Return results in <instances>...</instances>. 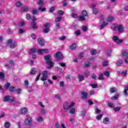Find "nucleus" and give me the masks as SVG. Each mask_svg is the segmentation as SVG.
I'll use <instances>...</instances> for the list:
<instances>
[{
    "label": "nucleus",
    "instance_id": "bb28decb",
    "mask_svg": "<svg viewBox=\"0 0 128 128\" xmlns=\"http://www.w3.org/2000/svg\"><path fill=\"white\" fill-rule=\"evenodd\" d=\"M78 78L79 82H82V80H84V78L83 77L82 75H78Z\"/></svg>",
    "mask_w": 128,
    "mask_h": 128
},
{
    "label": "nucleus",
    "instance_id": "c85d7f7f",
    "mask_svg": "<svg viewBox=\"0 0 128 128\" xmlns=\"http://www.w3.org/2000/svg\"><path fill=\"white\" fill-rule=\"evenodd\" d=\"M10 124L8 122H6L4 124V128H10Z\"/></svg>",
    "mask_w": 128,
    "mask_h": 128
},
{
    "label": "nucleus",
    "instance_id": "2f4dec72",
    "mask_svg": "<svg viewBox=\"0 0 128 128\" xmlns=\"http://www.w3.org/2000/svg\"><path fill=\"white\" fill-rule=\"evenodd\" d=\"M122 56H124L125 58L128 57V52H126V51H122Z\"/></svg>",
    "mask_w": 128,
    "mask_h": 128
},
{
    "label": "nucleus",
    "instance_id": "37998d69",
    "mask_svg": "<svg viewBox=\"0 0 128 128\" xmlns=\"http://www.w3.org/2000/svg\"><path fill=\"white\" fill-rule=\"evenodd\" d=\"M9 102H15V104H18V102L16 101V99L14 98L10 99Z\"/></svg>",
    "mask_w": 128,
    "mask_h": 128
},
{
    "label": "nucleus",
    "instance_id": "bf43d9fd",
    "mask_svg": "<svg viewBox=\"0 0 128 128\" xmlns=\"http://www.w3.org/2000/svg\"><path fill=\"white\" fill-rule=\"evenodd\" d=\"M114 110L115 112H118L119 110H120V107L114 108Z\"/></svg>",
    "mask_w": 128,
    "mask_h": 128
},
{
    "label": "nucleus",
    "instance_id": "864d4df0",
    "mask_svg": "<svg viewBox=\"0 0 128 128\" xmlns=\"http://www.w3.org/2000/svg\"><path fill=\"white\" fill-rule=\"evenodd\" d=\"M38 4L39 6H42V4H44V1H42V0H40L38 2Z\"/></svg>",
    "mask_w": 128,
    "mask_h": 128
},
{
    "label": "nucleus",
    "instance_id": "0e129e2a",
    "mask_svg": "<svg viewBox=\"0 0 128 128\" xmlns=\"http://www.w3.org/2000/svg\"><path fill=\"white\" fill-rule=\"evenodd\" d=\"M91 86L92 88H98V84H91Z\"/></svg>",
    "mask_w": 128,
    "mask_h": 128
},
{
    "label": "nucleus",
    "instance_id": "dca6fc26",
    "mask_svg": "<svg viewBox=\"0 0 128 128\" xmlns=\"http://www.w3.org/2000/svg\"><path fill=\"white\" fill-rule=\"evenodd\" d=\"M28 112V108H22V110H21V114H27Z\"/></svg>",
    "mask_w": 128,
    "mask_h": 128
},
{
    "label": "nucleus",
    "instance_id": "ddd939ff",
    "mask_svg": "<svg viewBox=\"0 0 128 128\" xmlns=\"http://www.w3.org/2000/svg\"><path fill=\"white\" fill-rule=\"evenodd\" d=\"M10 96L8 95L6 96H4V99L3 100V102H10Z\"/></svg>",
    "mask_w": 128,
    "mask_h": 128
},
{
    "label": "nucleus",
    "instance_id": "ea45409f",
    "mask_svg": "<svg viewBox=\"0 0 128 128\" xmlns=\"http://www.w3.org/2000/svg\"><path fill=\"white\" fill-rule=\"evenodd\" d=\"M121 76H128V70H125L123 72H122Z\"/></svg>",
    "mask_w": 128,
    "mask_h": 128
},
{
    "label": "nucleus",
    "instance_id": "a19ab883",
    "mask_svg": "<svg viewBox=\"0 0 128 128\" xmlns=\"http://www.w3.org/2000/svg\"><path fill=\"white\" fill-rule=\"evenodd\" d=\"M64 14V12L62 10L58 11V16H62Z\"/></svg>",
    "mask_w": 128,
    "mask_h": 128
},
{
    "label": "nucleus",
    "instance_id": "f03ea898",
    "mask_svg": "<svg viewBox=\"0 0 128 128\" xmlns=\"http://www.w3.org/2000/svg\"><path fill=\"white\" fill-rule=\"evenodd\" d=\"M50 56L46 55L44 57V60H46V64H48L50 68H52L54 66V62L50 60Z\"/></svg>",
    "mask_w": 128,
    "mask_h": 128
},
{
    "label": "nucleus",
    "instance_id": "0eeeda50",
    "mask_svg": "<svg viewBox=\"0 0 128 128\" xmlns=\"http://www.w3.org/2000/svg\"><path fill=\"white\" fill-rule=\"evenodd\" d=\"M88 98V94L87 92L82 91L81 92V98L82 100H87Z\"/></svg>",
    "mask_w": 128,
    "mask_h": 128
},
{
    "label": "nucleus",
    "instance_id": "680f3d73",
    "mask_svg": "<svg viewBox=\"0 0 128 128\" xmlns=\"http://www.w3.org/2000/svg\"><path fill=\"white\" fill-rule=\"evenodd\" d=\"M26 23L24 22H21L19 24V26H20V28H22V26H24V25Z\"/></svg>",
    "mask_w": 128,
    "mask_h": 128
},
{
    "label": "nucleus",
    "instance_id": "6e6d98bb",
    "mask_svg": "<svg viewBox=\"0 0 128 128\" xmlns=\"http://www.w3.org/2000/svg\"><path fill=\"white\" fill-rule=\"evenodd\" d=\"M78 58H84V53L81 52V53L79 54Z\"/></svg>",
    "mask_w": 128,
    "mask_h": 128
},
{
    "label": "nucleus",
    "instance_id": "8fccbe9b",
    "mask_svg": "<svg viewBox=\"0 0 128 128\" xmlns=\"http://www.w3.org/2000/svg\"><path fill=\"white\" fill-rule=\"evenodd\" d=\"M104 74H100V76L98 78V80H104Z\"/></svg>",
    "mask_w": 128,
    "mask_h": 128
},
{
    "label": "nucleus",
    "instance_id": "a18cd8bd",
    "mask_svg": "<svg viewBox=\"0 0 128 128\" xmlns=\"http://www.w3.org/2000/svg\"><path fill=\"white\" fill-rule=\"evenodd\" d=\"M102 114H100L98 116H96V119L98 120H100L102 118Z\"/></svg>",
    "mask_w": 128,
    "mask_h": 128
},
{
    "label": "nucleus",
    "instance_id": "3c124183",
    "mask_svg": "<svg viewBox=\"0 0 128 128\" xmlns=\"http://www.w3.org/2000/svg\"><path fill=\"white\" fill-rule=\"evenodd\" d=\"M80 20H82V22H84V20H86V16H80Z\"/></svg>",
    "mask_w": 128,
    "mask_h": 128
},
{
    "label": "nucleus",
    "instance_id": "f8f14e48",
    "mask_svg": "<svg viewBox=\"0 0 128 128\" xmlns=\"http://www.w3.org/2000/svg\"><path fill=\"white\" fill-rule=\"evenodd\" d=\"M116 28L118 30V32H119L120 34L124 32V27H122V26L119 25L116 26Z\"/></svg>",
    "mask_w": 128,
    "mask_h": 128
},
{
    "label": "nucleus",
    "instance_id": "9b49d317",
    "mask_svg": "<svg viewBox=\"0 0 128 128\" xmlns=\"http://www.w3.org/2000/svg\"><path fill=\"white\" fill-rule=\"evenodd\" d=\"M21 12H30V8L28 6H22Z\"/></svg>",
    "mask_w": 128,
    "mask_h": 128
},
{
    "label": "nucleus",
    "instance_id": "5fc2aeb1",
    "mask_svg": "<svg viewBox=\"0 0 128 128\" xmlns=\"http://www.w3.org/2000/svg\"><path fill=\"white\" fill-rule=\"evenodd\" d=\"M104 75L106 76H110V72L108 71H106L104 72Z\"/></svg>",
    "mask_w": 128,
    "mask_h": 128
},
{
    "label": "nucleus",
    "instance_id": "338daca9",
    "mask_svg": "<svg viewBox=\"0 0 128 128\" xmlns=\"http://www.w3.org/2000/svg\"><path fill=\"white\" fill-rule=\"evenodd\" d=\"M55 26H56V28L57 30H58L60 28V23L56 24Z\"/></svg>",
    "mask_w": 128,
    "mask_h": 128
},
{
    "label": "nucleus",
    "instance_id": "052dcab7",
    "mask_svg": "<svg viewBox=\"0 0 128 128\" xmlns=\"http://www.w3.org/2000/svg\"><path fill=\"white\" fill-rule=\"evenodd\" d=\"M72 18H78V14L74 13L72 14Z\"/></svg>",
    "mask_w": 128,
    "mask_h": 128
},
{
    "label": "nucleus",
    "instance_id": "de8ad7c7",
    "mask_svg": "<svg viewBox=\"0 0 128 128\" xmlns=\"http://www.w3.org/2000/svg\"><path fill=\"white\" fill-rule=\"evenodd\" d=\"M0 78L2 80L4 78V74L2 72H0Z\"/></svg>",
    "mask_w": 128,
    "mask_h": 128
},
{
    "label": "nucleus",
    "instance_id": "f704fd0d",
    "mask_svg": "<svg viewBox=\"0 0 128 128\" xmlns=\"http://www.w3.org/2000/svg\"><path fill=\"white\" fill-rule=\"evenodd\" d=\"M110 92L111 94H114V92H116V88H110Z\"/></svg>",
    "mask_w": 128,
    "mask_h": 128
},
{
    "label": "nucleus",
    "instance_id": "79ce46f5",
    "mask_svg": "<svg viewBox=\"0 0 128 128\" xmlns=\"http://www.w3.org/2000/svg\"><path fill=\"white\" fill-rule=\"evenodd\" d=\"M122 62H124V60H119L118 62L117 65H118V66H122Z\"/></svg>",
    "mask_w": 128,
    "mask_h": 128
},
{
    "label": "nucleus",
    "instance_id": "39448f33",
    "mask_svg": "<svg viewBox=\"0 0 128 128\" xmlns=\"http://www.w3.org/2000/svg\"><path fill=\"white\" fill-rule=\"evenodd\" d=\"M7 44L10 46V48H14L16 46V42H12V40L11 39H9L8 40Z\"/></svg>",
    "mask_w": 128,
    "mask_h": 128
},
{
    "label": "nucleus",
    "instance_id": "7c9ffc66",
    "mask_svg": "<svg viewBox=\"0 0 128 128\" xmlns=\"http://www.w3.org/2000/svg\"><path fill=\"white\" fill-rule=\"evenodd\" d=\"M26 18L28 20H30V18H32V15H30V14H26Z\"/></svg>",
    "mask_w": 128,
    "mask_h": 128
},
{
    "label": "nucleus",
    "instance_id": "b1692460",
    "mask_svg": "<svg viewBox=\"0 0 128 128\" xmlns=\"http://www.w3.org/2000/svg\"><path fill=\"white\" fill-rule=\"evenodd\" d=\"M91 65H92V64L90 62H88V63H85L84 64V68H89L90 66Z\"/></svg>",
    "mask_w": 128,
    "mask_h": 128
},
{
    "label": "nucleus",
    "instance_id": "09e8293b",
    "mask_svg": "<svg viewBox=\"0 0 128 128\" xmlns=\"http://www.w3.org/2000/svg\"><path fill=\"white\" fill-rule=\"evenodd\" d=\"M38 14V10L36 8H34L32 10V14L34 16L35 14Z\"/></svg>",
    "mask_w": 128,
    "mask_h": 128
},
{
    "label": "nucleus",
    "instance_id": "a878e982",
    "mask_svg": "<svg viewBox=\"0 0 128 128\" xmlns=\"http://www.w3.org/2000/svg\"><path fill=\"white\" fill-rule=\"evenodd\" d=\"M83 74L85 78H88V76H90V72L86 71L84 72Z\"/></svg>",
    "mask_w": 128,
    "mask_h": 128
},
{
    "label": "nucleus",
    "instance_id": "72a5a7b5",
    "mask_svg": "<svg viewBox=\"0 0 128 128\" xmlns=\"http://www.w3.org/2000/svg\"><path fill=\"white\" fill-rule=\"evenodd\" d=\"M62 16L57 17L54 20L55 22H60V20H62Z\"/></svg>",
    "mask_w": 128,
    "mask_h": 128
},
{
    "label": "nucleus",
    "instance_id": "f257e3e1",
    "mask_svg": "<svg viewBox=\"0 0 128 128\" xmlns=\"http://www.w3.org/2000/svg\"><path fill=\"white\" fill-rule=\"evenodd\" d=\"M74 106V102H72L70 104L68 102H65L64 104H63L64 110H70V108H72Z\"/></svg>",
    "mask_w": 128,
    "mask_h": 128
},
{
    "label": "nucleus",
    "instance_id": "4d7b16f0",
    "mask_svg": "<svg viewBox=\"0 0 128 128\" xmlns=\"http://www.w3.org/2000/svg\"><path fill=\"white\" fill-rule=\"evenodd\" d=\"M88 104H89V106H92V104H94V102L92 100H88Z\"/></svg>",
    "mask_w": 128,
    "mask_h": 128
},
{
    "label": "nucleus",
    "instance_id": "e433bc0d",
    "mask_svg": "<svg viewBox=\"0 0 128 128\" xmlns=\"http://www.w3.org/2000/svg\"><path fill=\"white\" fill-rule=\"evenodd\" d=\"M24 86L25 88H28V80H25L24 81Z\"/></svg>",
    "mask_w": 128,
    "mask_h": 128
},
{
    "label": "nucleus",
    "instance_id": "412c9836",
    "mask_svg": "<svg viewBox=\"0 0 128 128\" xmlns=\"http://www.w3.org/2000/svg\"><path fill=\"white\" fill-rule=\"evenodd\" d=\"M108 22H104V24H102L100 26V30H104V28L106 26H108Z\"/></svg>",
    "mask_w": 128,
    "mask_h": 128
},
{
    "label": "nucleus",
    "instance_id": "6ab92c4d",
    "mask_svg": "<svg viewBox=\"0 0 128 128\" xmlns=\"http://www.w3.org/2000/svg\"><path fill=\"white\" fill-rule=\"evenodd\" d=\"M36 52V48H32L30 50V52H29V54H34Z\"/></svg>",
    "mask_w": 128,
    "mask_h": 128
},
{
    "label": "nucleus",
    "instance_id": "f3484780",
    "mask_svg": "<svg viewBox=\"0 0 128 128\" xmlns=\"http://www.w3.org/2000/svg\"><path fill=\"white\" fill-rule=\"evenodd\" d=\"M110 122V118H105L103 120V124H108Z\"/></svg>",
    "mask_w": 128,
    "mask_h": 128
},
{
    "label": "nucleus",
    "instance_id": "603ef678",
    "mask_svg": "<svg viewBox=\"0 0 128 128\" xmlns=\"http://www.w3.org/2000/svg\"><path fill=\"white\" fill-rule=\"evenodd\" d=\"M30 36L32 38V40H36V36L35 34H32Z\"/></svg>",
    "mask_w": 128,
    "mask_h": 128
},
{
    "label": "nucleus",
    "instance_id": "5701e85b",
    "mask_svg": "<svg viewBox=\"0 0 128 128\" xmlns=\"http://www.w3.org/2000/svg\"><path fill=\"white\" fill-rule=\"evenodd\" d=\"M82 14L83 16H88V12H86V10H83L82 12Z\"/></svg>",
    "mask_w": 128,
    "mask_h": 128
},
{
    "label": "nucleus",
    "instance_id": "e2e57ef3",
    "mask_svg": "<svg viewBox=\"0 0 128 128\" xmlns=\"http://www.w3.org/2000/svg\"><path fill=\"white\" fill-rule=\"evenodd\" d=\"M92 78L93 80H96V75L94 74H92Z\"/></svg>",
    "mask_w": 128,
    "mask_h": 128
},
{
    "label": "nucleus",
    "instance_id": "4468645a",
    "mask_svg": "<svg viewBox=\"0 0 128 128\" xmlns=\"http://www.w3.org/2000/svg\"><path fill=\"white\" fill-rule=\"evenodd\" d=\"M128 86H126L124 90V96H128Z\"/></svg>",
    "mask_w": 128,
    "mask_h": 128
},
{
    "label": "nucleus",
    "instance_id": "4be33fe9",
    "mask_svg": "<svg viewBox=\"0 0 128 128\" xmlns=\"http://www.w3.org/2000/svg\"><path fill=\"white\" fill-rule=\"evenodd\" d=\"M69 112L71 114H76V108H72L69 110Z\"/></svg>",
    "mask_w": 128,
    "mask_h": 128
},
{
    "label": "nucleus",
    "instance_id": "4c0bfd02",
    "mask_svg": "<svg viewBox=\"0 0 128 128\" xmlns=\"http://www.w3.org/2000/svg\"><path fill=\"white\" fill-rule=\"evenodd\" d=\"M114 18L112 16H109L107 18V22H112L114 20Z\"/></svg>",
    "mask_w": 128,
    "mask_h": 128
},
{
    "label": "nucleus",
    "instance_id": "c756f323",
    "mask_svg": "<svg viewBox=\"0 0 128 128\" xmlns=\"http://www.w3.org/2000/svg\"><path fill=\"white\" fill-rule=\"evenodd\" d=\"M98 12V8H94L92 9L93 14H96Z\"/></svg>",
    "mask_w": 128,
    "mask_h": 128
},
{
    "label": "nucleus",
    "instance_id": "13d9d810",
    "mask_svg": "<svg viewBox=\"0 0 128 128\" xmlns=\"http://www.w3.org/2000/svg\"><path fill=\"white\" fill-rule=\"evenodd\" d=\"M43 52H44V49L38 50V52L39 54H42Z\"/></svg>",
    "mask_w": 128,
    "mask_h": 128
},
{
    "label": "nucleus",
    "instance_id": "6e6552de",
    "mask_svg": "<svg viewBox=\"0 0 128 128\" xmlns=\"http://www.w3.org/2000/svg\"><path fill=\"white\" fill-rule=\"evenodd\" d=\"M24 122L25 124H26L27 126H30L32 124V117L28 116L25 119V120H24Z\"/></svg>",
    "mask_w": 128,
    "mask_h": 128
},
{
    "label": "nucleus",
    "instance_id": "1a4fd4ad",
    "mask_svg": "<svg viewBox=\"0 0 128 128\" xmlns=\"http://www.w3.org/2000/svg\"><path fill=\"white\" fill-rule=\"evenodd\" d=\"M42 78H41V80L42 82H44V80H48V72L47 71H43L42 72Z\"/></svg>",
    "mask_w": 128,
    "mask_h": 128
},
{
    "label": "nucleus",
    "instance_id": "58836bf2",
    "mask_svg": "<svg viewBox=\"0 0 128 128\" xmlns=\"http://www.w3.org/2000/svg\"><path fill=\"white\" fill-rule=\"evenodd\" d=\"M10 83L7 82L5 85V89L8 90V88H10Z\"/></svg>",
    "mask_w": 128,
    "mask_h": 128
},
{
    "label": "nucleus",
    "instance_id": "49530a36",
    "mask_svg": "<svg viewBox=\"0 0 128 128\" xmlns=\"http://www.w3.org/2000/svg\"><path fill=\"white\" fill-rule=\"evenodd\" d=\"M108 61H106L102 62V66H108Z\"/></svg>",
    "mask_w": 128,
    "mask_h": 128
},
{
    "label": "nucleus",
    "instance_id": "c03bdc74",
    "mask_svg": "<svg viewBox=\"0 0 128 128\" xmlns=\"http://www.w3.org/2000/svg\"><path fill=\"white\" fill-rule=\"evenodd\" d=\"M90 54H92V56H94L96 54V50L94 49L92 51L90 52Z\"/></svg>",
    "mask_w": 128,
    "mask_h": 128
},
{
    "label": "nucleus",
    "instance_id": "aec40b11",
    "mask_svg": "<svg viewBox=\"0 0 128 128\" xmlns=\"http://www.w3.org/2000/svg\"><path fill=\"white\" fill-rule=\"evenodd\" d=\"M9 92H16V87L14 86H10L9 88Z\"/></svg>",
    "mask_w": 128,
    "mask_h": 128
},
{
    "label": "nucleus",
    "instance_id": "7ed1b4c3",
    "mask_svg": "<svg viewBox=\"0 0 128 128\" xmlns=\"http://www.w3.org/2000/svg\"><path fill=\"white\" fill-rule=\"evenodd\" d=\"M54 56L56 60H60L64 58V55L60 52H56V53L54 54Z\"/></svg>",
    "mask_w": 128,
    "mask_h": 128
},
{
    "label": "nucleus",
    "instance_id": "69168bd1",
    "mask_svg": "<svg viewBox=\"0 0 128 128\" xmlns=\"http://www.w3.org/2000/svg\"><path fill=\"white\" fill-rule=\"evenodd\" d=\"M108 106H109V108H114V104L112 103H108Z\"/></svg>",
    "mask_w": 128,
    "mask_h": 128
},
{
    "label": "nucleus",
    "instance_id": "9d476101",
    "mask_svg": "<svg viewBox=\"0 0 128 128\" xmlns=\"http://www.w3.org/2000/svg\"><path fill=\"white\" fill-rule=\"evenodd\" d=\"M37 42L40 46H44V40H42V38H39L37 40Z\"/></svg>",
    "mask_w": 128,
    "mask_h": 128
},
{
    "label": "nucleus",
    "instance_id": "cd10ccee",
    "mask_svg": "<svg viewBox=\"0 0 128 128\" xmlns=\"http://www.w3.org/2000/svg\"><path fill=\"white\" fill-rule=\"evenodd\" d=\"M38 12H45V10H46V8H42V6H40L38 8Z\"/></svg>",
    "mask_w": 128,
    "mask_h": 128
},
{
    "label": "nucleus",
    "instance_id": "774afa93",
    "mask_svg": "<svg viewBox=\"0 0 128 128\" xmlns=\"http://www.w3.org/2000/svg\"><path fill=\"white\" fill-rule=\"evenodd\" d=\"M102 24H104V22H108V20L106 21V19L105 18H102Z\"/></svg>",
    "mask_w": 128,
    "mask_h": 128
},
{
    "label": "nucleus",
    "instance_id": "20e7f679",
    "mask_svg": "<svg viewBox=\"0 0 128 128\" xmlns=\"http://www.w3.org/2000/svg\"><path fill=\"white\" fill-rule=\"evenodd\" d=\"M42 28H44L43 30V32H44V34H46L48 32H50V24L46 23V24H44Z\"/></svg>",
    "mask_w": 128,
    "mask_h": 128
},
{
    "label": "nucleus",
    "instance_id": "2eb2a0df",
    "mask_svg": "<svg viewBox=\"0 0 128 128\" xmlns=\"http://www.w3.org/2000/svg\"><path fill=\"white\" fill-rule=\"evenodd\" d=\"M31 25L32 26V29L36 28V30H38V26H36V22H32L31 24Z\"/></svg>",
    "mask_w": 128,
    "mask_h": 128
},
{
    "label": "nucleus",
    "instance_id": "c9c22d12",
    "mask_svg": "<svg viewBox=\"0 0 128 128\" xmlns=\"http://www.w3.org/2000/svg\"><path fill=\"white\" fill-rule=\"evenodd\" d=\"M118 94H116V96H112L111 98L112 100H118Z\"/></svg>",
    "mask_w": 128,
    "mask_h": 128
},
{
    "label": "nucleus",
    "instance_id": "a211bd4d",
    "mask_svg": "<svg viewBox=\"0 0 128 128\" xmlns=\"http://www.w3.org/2000/svg\"><path fill=\"white\" fill-rule=\"evenodd\" d=\"M38 72V70H36V68H34L31 70V72H30V74L33 75V74H36Z\"/></svg>",
    "mask_w": 128,
    "mask_h": 128
},
{
    "label": "nucleus",
    "instance_id": "473e14b6",
    "mask_svg": "<svg viewBox=\"0 0 128 128\" xmlns=\"http://www.w3.org/2000/svg\"><path fill=\"white\" fill-rule=\"evenodd\" d=\"M16 8H20V6H22V4L20 2H16Z\"/></svg>",
    "mask_w": 128,
    "mask_h": 128
},
{
    "label": "nucleus",
    "instance_id": "423d86ee",
    "mask_svg": "<svg viewBox=\"0 0 128 128\" xmlns=\"http://www.w3.org/2000/svg\"><path fill=\"white\" fill-rule=\"evenodd\" d=\"M112 40H114L116 44H120L122 43L123 40L118 39V37L117 36H113L112 38Z\"/></svg>",
    "mask_w": 128,
    "mask_h": 128
},
{
    "label": "nucleus",
    "instance_id": "393cba45",
    "mask_svg": "<svg viewBox=\"0 0 128 128\" xmlns=\"http://www.w3.org/2000/svg\"><path fill=\"white\" fill-rule=\"evenodd\" d=\"M70 48L72 50H76V44H72Z\"/></svg>",
    "mask_w": 128,
    "mask_h": 128
}]
</instances>
